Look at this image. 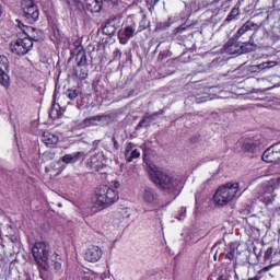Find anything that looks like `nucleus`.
Masks as SVG:
<instances>
[{
	"label": "nucleus",
	"instance_id": "72a5a7b5",
	"mask_svg": "<svg viewBox=\"0 0 280 280\" xmlns=\"http://www.w3.org/2000/svg\"><path fill=\"white\" fill-rule=\"evenodd\" d=\"M187 27H189V25L186 24H182L180 26H178L175 32L176 34H183L185 32V30H187Z\"/></svg>",
	"mask_w": 280,
	"mask_h": 280
},
{
	"label": "nucleus",
	"instance_id": "5701e85b",
	"mask_svg": "<svg viewBox=\"0 0 280 280\" xmlns=\"http://www.w3.org/2000/svg\"><path fill=\"white\" fill-rule=\"evenodd\" d=\"M240 19V8H233L226 19L223 21V25H229L232 21Z\"/></svg>",
	"mask_w": 280,
	"mask_h": 280
},
{
	"label": "nucleus",
	"instance_id": "09e8293b",
	"mask_svg": "<svg viewBox=\"0 0 280 280\" xmlns=\"http://www.w3.org/2000/svg\"><path fill=\"white\" fill-rule=\"evenodd\" d=\"M228 1H231V0H228Z\"/></svg>",
	"mask_w": 280,
	"mask_h": 280
},
{
	"label": "nucleus",
	"instance_id": "37998d69",
	"mask_svg": "<svg viewBox=\"0 0 280 280\" xmlns=\"http://www.w3.org/2000/svg\"><path fill=\"white\" fill-rule=\"evenodd\" d=\"M262 270H264V272H268V270H270V266L265 267Z\"/></svg>",
	"mask_w": 280,
	"mask_h": 280
},
{
	"label": "nucleus",
	"instance_id": "7c9ffc66",
	"mask_svg": "<svg viewBox=\"0 0 280 280\" xmlns=\"http://www.w3.org/2000/svg\"><path fill=\"white\" fill-rule=\"evenodd\" d=\"M58 108H60V105H56V103H54L50 110V117H52V119L60 117V112H58Z\"/></svg>",
	"mask_w": 280,
	"mask_h": 280
},
{
	"label": "nucleus",
	"instance_id": "c9c22d12",
	"mask_svg": "<svg viewBox=\"0 0 280 280\" xmlns=\"http://www.w3.org/2000/svg\"><path fill=\"white\" fill-rule=\"evenodd\" d=\"M88 77H89V73H86V70L82 71L79 74L80 80H86Z\"/></svg>",
	"mask_w": 280,
	"mask_h": 280
},
{
	"label": "nucleus",
	"instance_id": "49530a36",
	"mask_svg": "<svg viewBox=\"0 0 280 280\" xmlns=\"http://www.w3.org/2000/svg\"><path fill=\"white\" fill-rule=\"evenodd\" d=\"M56 93H57V92L55 91V93H54V100H56Z\"/></svg>",
	"mask_w": 280,
	"mask_h": 280
},
{
	"label": "nucleus",
	"instance_id": "ddd939ff",
	"mask_svg": "<svg viewBox=\"0 0 280 280\" xmlns=\"http://www.w3.org/2000/svg\"><path fill=\"white\" fill-rule=\"evenodd\" d=\"M102 255H104L102 248H100V246L92 245L86 248L84 253V259L90 264H97V261L102 259Z\"/></svg>",
	"mask_w": 280,
	"mask_h": 280
},
{
	"label": "nucleus",
	"instance_id": "a19ab883",
	"mask_svg": "<svg viewBox=\"0 0 280 280\" xmlns=\"http://www.w3.org/2000/svg\"><path fill=\"white\" fill-rule=\"evenodd\" d=\"M114 187H115V189H119V182H115Z\"/></svg>",
	"mask_w": 280,
	"mask_h": 280
},
{
	"label": "nucleus",
	"instance_id": "2eb2a0df",
	"mask_svg": "<svg viewBox=\"0 0 280 280\" xmlns=\"http://www.w3.org/2000/svg\"><path fill=\"white\" fill-rule=\"evenodd\" d=\"M242 150L249 154V156H255L260 150L259 141L247 140L243 143Z\"/></svg>",
	"mask_w": 280,
	"mask_h": 280
},
{
	"label": "nucleus",
	"instance_id": "39448f33",
	"mask_svg": "<svg viewBox=\"0 0 280 280\" xmlns=\"http://www.w3.org/2000/svg\"><path fill=\"white\" fill-rule=\"evenodd\" d=\"M237 191H240L238 183H228L223 186H220L214 194V202L220 207H224V205H229L235 196H237Z\"/></svg>",
	"mask_w": 280,
	"mask_h": 280
},
{
	"label": "nucleus",
	"instance_id": "f704fd0d",
	"mask_svg": "<svg viewBox=\"0 0 280 280\" xmlns=\"http://www.w3.org/2000/svg\"><path fill=\"white\" fill-rule=\"evenodd\" d=\"M159 1L160 0H147V4L150 5V8H154Z\"/></svg>",
	"mask_w": 280,
	"mask_h": 280
},
{
	"label": "nucleus",
	"instance_id": "f257e3e1",
	"mask_svg": "<svg viewBox=\"0 0 280 280\" xmlns=\"http://www.w3.org/2000/svg\"><path fill=\"white\" fill-rule=\"evenodd\" d=\"M49 249L47 242H36L32 248L33 257L44 270H49L52 266L56 272H59L62 268V258L57 253H54L49 258Z\"/></svg>",
	"mask_w": 280,
	"mask_h": 280
},
{
	"label": "nucleus",
	"instance_id": "aec40b11",
	"mask_svg": "<svg viewBox=\"0 0 280 280\" xmlns=\"http://www.w3.org/2000/svg\"><path fill=\"white\" fill-rule=\"evenodd\" d=\"M42 141L46 145H56L60 141V138H58V136H56L55 133L45 131L42 136Z\"/></svg>",
	"mask_w": 280,
	"mask_h": 280
},
{
	"label": "nucleus",
	"instance_id": "412c9836",
	"mask_svg": "<svg viewBox=\"0 0 280 280\" xmlns=\"http://www.w3.org/2000/svg\"><path fill=\"white\" fill-rule=\"evenodd\" d=\"M82 156H84V152L78 151L74 153H69V154L63 155L61 161L67 164L78 163V161H80V159H82Z\"/></svg>",
	"mask_w": 280,
	"mask_h": 280
},
{
	"label": "nucleus",
	"instance_id": "4468645a",
	"mask_svg": "<svg viewBox=\"0 0 280 280\" xmlns=\"http://www.w3.org/2000/svg\"><path fill=\"white\" fill-rule=\"evenodd\" d=\"M259 27H261L260 24H257L253 21H247L235 34V38H242V36H245L247 32H257L259 31Z\"/></svg>",
	"mask_w": 280,
	"mask_h": 280
},
{
	"label": "nucleus",
	"instance_id": "a18cd8bd",
	"mask_svg": "<svg viewBox=\"0 0 280 280\" xmlns=\"http://www.w3.org/2000/svg\"><path fill=\"white\" fill-rule=\"evenodd\" d=\"M218 280H224V277L220 276V277L218 278Z\"/></svg>",
	"mask_w": 280,
	"mask_h": 280
},
{
	"label": "nucleus",
	"instance_id": "de8ad7c7",
	"mask_svg": "<svg viewBox=\"0 0 280 280\" xmlns=\"http://www.w3.org/2000/svg\"><path fill=\"white\" fill-rule=\"evenodd\" d=\"M0 237H1V230H0Z\"/></svg>",
	"mask_w": 280,
	"mask_h": 280
},
{
	"label": "nucleus",
	"instance_id": "cd10ccee",
	"mask_svg": "<svg viewBox=\"0 0 280 280\" xmlns=\"http://www.w3.org/2000/svg\"><path fill=\"white\" fill-rule=\"evenodd\" d=\"M256 67L257 69H272V67H277V61H265Z\"/></svg>",
	"mask_w": 280,
	"mask_h": 280
},
{
	"label": "nucleus",
	"instance_id": "58836bf2",
	"mask_svg": "<svg viewBox=\"0 0 280 280\" xmlns=\"http://www.w3.org/2000/svg\"><path fill=\"white\" fill-rule=\"evenodd\" d=\"M177 220L179 221L185 220V212H183L179 217H177Z\"/></svg>",
	"mask_w": 280,
	"mask_h": 280
},
{
	"label": "nucleus",
	"instance_id": "b1692460",
	"mask_svg": "<svg viewBox=\"0 0 280 280\" xmlns=\"http://www.w3.org/2000/svg\"><path fill=\"white\" fill-rule=\"evenodd\" d=\"M158 115H163V112L155 113L153 115L145 116L138 125V128H148L150 126L151 121H154L156 119Z\"/></svg>",
	"mask_w": 280,
	"mask_h": 280
},
{
	"label": "nucleus",
	"instance_id": "e433bc0d",
	"mask_svg": "<svg viewBox=\"0 0 280 280\" xmlns=\"http://www.w3.org/2000/svg\"><path fill=\"white\" fill-rule=\"evenodd\" d=\"M108 5H117L118 0H104Z\"/></svg>",
	"mask_w": 280,
	"mask_h": 280
},
{
	"label": "nucleus",
	"instance_id": "c03bdc74",
	"mask_svg": "<svg viewBox=\"0 0 280 280\" xmlns=\"http://www.w3.org/2000/svg\"><path fill=\"white\" fill-rule=\"evenodd\" d=\"M1 14H3V8L0 4V16H1Z\"/></svg>",
	"mask_w": 280,
	"mask_h": 280
},
{
	"label": "nucleus",
	"instance_id": "f8f14e48",
	"mask_svg": "<svg viewBox=\"0 0 280 280\" xmlns=\"http://www.w3.org/2000/svg\"><path fill=\"white\" fill-rule=\"evenodd\" d=\"M10 62L8 57L0 55V84L2 86H9L10 84Z\"/></svg>",
	"mask_w": 280,
	"mask_h": 280
},
{
	"label": "nucleus",
	"instance_id": "dca6fc26",
	"mask_svg": "<svg viewBox=\"0 0 280 280\" xmlns=\"http://www.w3.org/2000/svg\"><path fill=\"white\" fill-rule=\"evenodd\" d=\"M89 165L92 170H95V172L102 170L104 165V155L102 153H95L91 156Z\"/></svg>",
	"mask_w": 280,
	"mask_h": 280
},
{
	"label": "nucleus",
	"instance_id": "a878e982",
	"mask_svg": "<svg viewBox=\"0 0 280 280\" xmlns=\"http://www.w3.org/2000/svg\"><path fill=\"white\" fill-rule=\"evenodd\" d=\"M77 65H78V67H86V52L84 50L78 51Z\"/></svg>",
	"mask_w": 280,
	"mask_h": 280
},
{
	"label": "nucleus",
	"instance_id": "20e7f679",
	"mask_svg": "<svg viewBox=\"0 0 280 280\" xmlns=\"http://www.w3.org/2000/svg\"><path fill=\"white\" fill-rule=\"evenodd\" d=\"M279 185H280V175L260 185L258 187V200H260V202H264L266 207L272 205V202H275V198H277V194H275V189H277Z\"/></svg>",
	"mask_w": 280,
	"mask_h": 280
},
{
	"label": "nucleus",
	"instance_id": "2f4dec72",
	"mask_svg": "<svg viewBox=\"0 0 280 280\" xmlns=\"http://www.w3.org/2000/svg\"><path fill=\"white\" fill-rule=\"evenodd\" d=\"M66 95L68 100H75V97H78V92L75 90H68Z\"/></svg>",
	"mask_w": 280,
	"mask_h": 280
},
{
	"label": "nucleus",
	"instance_id": "4be33fe9",
	"mask_svg": "<svg viewBox=\"0 0 280 280\" xmlns=\"http://www.w3.org/2000/svg\"><path fill=\"white\" fill-rule=\"evenodd\" d=\"M224 51L230 54V56H235L242 54V47L237 43L230 42L225 44Z\"/></svg>",
	"mask_w": 280,
	"mask_h": 280
},
{
	"label": "nucleus",
	"instance_id": "a211bd4d",
	"mask_svg": "<svg viewBox=\"0 0 280 280\" xmlns=\"http://www.w3.org/2000/svg\"><path fill=\"white\" fill-rule=\"evenodd\" d=\"M104 2L102 0H85V7L89 12L97 13L102 12V5Z\"/></svg>",
	"mask_w": 280,
	"mask_h": 280
},
{
	"label": "nucleus",
	"instance_id": "c756f323",
	"mask_svg": "<svg viewBox=\"0 0 280 280\" xmlns=\"http://www.w3.org/2000/svg\"><path fill=\"white\" fill-rule=\"evenodd\" d=\"M83 280H104V273H91L85 276Z\"/></svg>",
	"mask_w": 280,
	"mask_h": 280
},
{
	"label": "nucleus",
	"instance_id": "473e14b6",
	"mask_svg": "<svg viewBox=\"0 0 280 280\" xmlns=\"http://www.w3.org/2000/svg\"><path fill=\"white\" fill-rule=\"evenodd\" d=\"M148 24L145 23V20L140 21L138 30V34L143 32V30H147Z\"/></svg>",
	"mask_w": 280,
	"mask_h": 280
},
{
	"label": "nucleus",
	"instance_id": "6ab92c4d",
	"mask_svg": "<svg viewBox=\"0 0 280 280\" xmlns=\"http://www.w3.org/2000/svg\"><path fill=\"white\" fill-rule=\"evenodd\" d=\"M107 118H108V116L97 115V116L85 118L83 124L85 126H100V125L104 124V121Z\"/></svg>",
	"mask_w": 280,
	"mask_h": 280
},
{
	"label": "nucleus",
	"instance_id": "393cba45",
	"mask_svg": "<svg viewBox=\"0 0 280 280\" xmlns=\"http://www.w3.org/2000/svg\"><path fill=\"white\" fill-rule=\"evenodd\" d=\"M235 257H237V244L231 243L225 258H228L230 261H233Z\"/></svg>",
	"mask_w": 280,
	"mask_h": 280
},
{
	"label": "nucleus",
	"instance_id": "bb28decb",
	"mask_svg": "<svg viewBox=\"0 0 280 280\" xmlns=\"http://www.w3.org/2000/svg\"><path fill=\"white\" fill-rule=\"evenodd\" d=\"M66 1L70 8H73L74 10H82L84 5L82 4V0H61Z\"/></svg>",
	"mask_w": 280,
	"mask_h": 280
},
{
	"label": "nucleus",
	"instance_id": "4c0bfd02",
	"mask_svg": "<svg viewBox=\"0 0 280 280\" xmlns=\"http://www.w3.org/2000/svg\"><path fill=\"white\" fill-rule=\"evenodd\" d=\"M212 180H213V177H211V178L207 179V180H206V183L203 184V185H205V187H207V185H209Z\"/></svg>",
	"mask_w": 280,
	"mask_h": 280
},
{
	"label": "nucleus",
	"instance_id": "f3484780",
	"mask_svg": "<svg viewBox=\"0 0 280 280\" xmlns=\"http://www.w3.org/2000/svg\"><path fill=\"white\" fill-rule=\"evenodd\" d=\"M132 148H135V144H132L131 142L128 143L126 151H125V159H126L127 163H132V161H135V159H139V156H141V152H139V150L132 149Z\"/></svg>",
	"mask_w": 280,
	"mask_h": 280
},
{
	"label": "nucleus",
	"instance_id": "c85d7f7f",
	"mask_svg": "<svg viewBox=\"0 0 280 280\" xmlns=\"http://www.w3.org/2000/svg\"><path fill=\"white\" fill-rule=\"evenodd\" d=\"M190 100H192L194 102H196L197 104H202L205 102H209V100H211L208 95L205 96H190Z\"/></svg>",
	"mask_w": 280,
	"mask_h": 280
},
{
	"label": "nucleus",
	"instance_id": "9b49d317",
	"mask_svg": "<svg viewBox=\"0 0 280 280\" xmlns=\"http://www.w3.org/2000/svg\"><path fill=\"white\" fill-rule=\"evenodd\" d=\"M261 159L265 163H277V161H280V142L268 148L262 153Z\"/></svg>",
	"mask_w": 280,
	"mask_h": 280
},
{
	"label": "nucleus",
	"instance_id": "9d476101",
	"mask_svg": "<svg viewBox=\"0 0 280 280\" xmlns=\"http://www.w3.org/2000/svg\"><path fill=\"white\" fill-rule=\"evenodd\" d=\"M16 25L25 35L24 38H30L31 43H38V40H43V32L36 31V28L32 26H27L19 20H16Z\"/></svg>",
	"mask_w": 280,
	"mask_h": 280
},
{
	"label": "nucleus",
	"instance_id": "423d86ee",
	"mask_svg": "<svg viewBox=\"0 0 280 280\" xmlns=\"http://www.w3.org/2000/svg\"><path fill=\"white\" fill-rule=\"evenodd\" d=\"M32 47H34V43L26 37H20L10 43V51L15 54V56H25L26 54H30Z\"/></svg>",
	"mask_w": 280,
	"mask_h": 280
},
{
	"label": "nucleus",
	"instance_id": "6e6552de",
	"mask_svg": "<svg viewBox=\"0 0 280 280\" xmlns=\"http://www.w3.org/2000/svg\"><path fill=\"white\" fill-rule=\"evenodd\" d=\"M141 198L148 207H159V192L150 186H144L141 189Z\"/></svg>",
	"mask_w": 280,
	"mask_h": 280
},
{
	"label": "nucleus",
	"instance_id": "79ce46f5",
	"mask_svg": "<svg viewBox=\"0 0 280 280\" xmlns=\"http://www.w3.org/2000/svg\"><path fill=\"white\" fill-rule=\"evenodd\" d=\"M114 147L116 148V150L119 148V144L117 143V141L114 139Z\"/></svg>",
	"mask_w": 280,
	"mask_h": 280
},
{
	"label": "nucleus",
	"instance_id": "ea45409f",
	"mask_svg": "<svg viewBox=\"0 0 280 280\" xmlns=\"http://www.w3.org/2000/svg\"><path fill=\"white\" fill-rule=\"evenodd\" d=\"M115 56H118V58H121V50H116Z\"/></svg>",
	"mask_w": 280,
	"mask_h": 280
},
{
	"label": "nucleus",
	"instance_id": "7ed1b4c3",
	"mask_svg": "<svg viewBox=\"0 0 280 280\" xmlns=\"http://www.w3.org/2000/svg\"><path fill=\"white\" fill-rule=\"evenodd\" d=\"M117 200H119V194L115 188L101 186L96 189L95 195L92 198V203L94 209L102 211V209H106L107 207H110V205H115Z\"/></svg>",
	"mask_w": 280,
	"mask_h": 280
},
{
	"label": "nucleus",
	"instance_id": "0eeeda50",
	"mask_svg": "<svg viewBox=\"0 0 280 280\" xmlns=\"http://www.w3.org/2000/svg\"><path fill=\"white\" fill-rule=\"evenodd\" d=\"M21 8L23 11V16L30 23H36L38 16H40V11L38 7L34 3V0H22Z\"/></svg>",
	"mask_w": 280,
	"mask_h": 280
},
{
	"label": "nucleus",
	"instance_id": "1a4fd4ad",
	"mask_svg": "<svg viewBox=\"0 0 280 280\" xmlns=\"http://www.w3.org/2000/svg\"><path fill=\"white\" fill-rule=\"evenodd\" d=\"M139 34V31L137 28V23L131 22L127 25H125L124 30L119 31L118 38L120 45H128V42L130 38H135Z\"/></svg>",
	"mask_w": 280,
	"mask_h": 280
},
{
	"label": "nucleus",
	"instance_id": "f03ea898",
	"mask_svg": "<svg viewBox=\"0 0 280 280\" xmlns=\"http://www.w3.org/2000/svg\"><path fill=\"white\" fill-rule=\"evenodd\" d=\"M149 176L155 187L168 191L170 194L178 192L183 189L184 183L180 176L170 175L159 167H151Z\"/></svg>",
	"mask_w": 280,
	"mask_h": 280
}]
</instances>
